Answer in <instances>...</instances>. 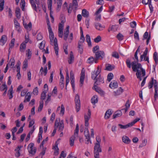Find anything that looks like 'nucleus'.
<instances>
[{
  "mask_svg": "<svg viewBox=\"0 0 158 158\" xmlns=\"http://www.w3.org/2000/svg\"><path fill=\"white\" fill-rule=\"evenodd\" d=\"M28 59H27V58H25L24 62H23V69H26L27 67H28Z\"/></svg>",
  "mask_w": 158,
  "mask_h": 158,
  "instance_id": "obj_48",
  "label": "nucleus"
},
{
  "mask_svg": "<svg viewBox=\"0 0 158 158\" xmlns=\"http://www.w3.org/2000/svg\"><path fill=\"white\" fill-rule=\"evenodd\" d=\"M15 41V39H13L11 40L10 43L9 44V52H10V50L12 49L14 46Z\"/></svg>",
  "mask_w": 158,
  "mask_h": 158,
  "instance_id": "obj_41",
  "label": "nucleus"
},
{
  "mask_svg": "<svg viewBox=\"0 0 158 158\" xmlns=\"http://www.w3.org/2000/svg\"><path fill=\"white\" fill-rule=\"evenodd\" d=\"M79 131V126L78 124H77L74 131V135L71 137L70 139V144L71 146H73L75 139L76 138H77L78 136Z\"/></svg>",
  "mask_w": 158,
  "mask_h": 158,
  "instance_id": "obj_4",
  "label": "nucleus"
},
{
  "mask_svg": "<svg viewBox=\"0 0 158 158\" xmlns=\"http://www.w3.org/2000/svg\"><path fill=\"white\" fill-rule=\"evenodd\" d=\"M101 40V37L100 35L98 36L94 40V41L95 43H98Z\"/></svg>",
  "mask_w": 158,
  "mask_h": 158,
  "instance_id": "obj_63",
  "label": "nucleus"
},
{
  "mask_svg": "<svg viewBox=\"0 0 158 158\" xmlns=\"http://www.w3.org/2000/svg\"><path fill=\"white\" fill-rule=\"evenodd\" d=\"M109 87L112 89H115L117 88L118 86V84L115 81H113L110 84Z\"/></svg>",
  "mask_w": 158,
  "mask_h": 158,
  "instance_id": "obj_18",
  "label": "nucleus"
},
{
  "mask_svg": "<svg viewBox=\"0 0 158 158\" xmlns=\"http://www.w3.org/2000/svg\"><path fill=\"white\" fill-rule=\"evenodd\" d=\"M73 7L75 9H77L78 7L77 2V0H73Z\"/></svg>",
  "mask_w": 158,
  "mask_h": 158,
  "instance_id": "obj_60",
  "label": "nucleus"
},
{
  "mask_svg": "<svg viewBox=\"0 0 158 158\" xmlns=\"http://www.w3.org/2000/svg\"><path fill=\"white\" fill-rule=\"evenodd\" d=\"M84 36H81L79 41L78 42V45H83V43L85 41Z\"/></svg>",
  "mask_w": 158,
  "mask_h": 158,
  "instance_id": "obj_49",
  "label": "nucleus"
},
{
  "mask_svg": "<svg viewBox=\"0 0 158 158\" xmlns=\"http://www.w3.org/2000/svg\"><path fill=\"white\" fill-rule=\"evenodd\" d=\"M7 40V37L6 35H2L0 40V44L2 46L3 45L6 43Z\"/></svg>",
  "mask_w": 158,
  "mask_h": 158,
  "instance_id": "obj_26",
  "label": "nucleus"
},
{
  "mask_svg": "<svg viewBox=\"0 0 158 158\" xmlns=\"http://www.w3.org/2000/svg\"><path fill=\"white\" fill-rule=\"evenodd\" d=\"M24 42H25V43L26 44L28 42H29L30 44L32 43V41L29 39L28 34L25 35V41Z\"/></svg>",
  "mask_w": 158,
  "mask_h": 158,
  "instance_id": "obj_39",
  "label": "nucleus"
},
{
  "mask_svg": "<svg viewBox=\"0 0 158 158\" xmlns=\"http://www.w3.org/2000/svg\"><path fill=\"white\" fill-rule=\"evenodd\" d=\"M35 123V120L34 119H32V120H31V121H30L29 122V126H28V127L29 128H31V127H32V128L34 126L35 127V126L34 125H33ZM32 128V127L31 128Z\"/></svg>",
  "mask_w": 158,
  "mask_h": 158,
  "instance_id": "obj_55",
  "label": "nucleus"
},
{
  "mask_svg": "<svg viewBox=\"0 0 158 158\" xmlns=\"http://www.w3.org/2000/svg\"><path fill=\"white\" fill-rule=\"evenodd\" d=\"M123 92V89L121 87L119 88L116 90L113 93L115 96L120 95Z\"/></svg>",
  "mask_w": 158,
  "mask_h": 158,
  "instance_id": "obj_19",
  "label": "nucleus"
},
{
  "mask_svg": "<svg viewBox=\"0 0 158 158\" xmlns=\"http://www.w3.org/2000/svg\"><path fill=\"white\" fill-rule=\"evenodd\" d=\"M35 129V128L34 126L32 128H31L30 131L27 135V136L25 139L26 141H28L29 140L30 138L31 135L33 133Z\"/></svg>",
  "mask_w": 158,
  "mask_h": 158,
  "instance_id": "obj_27",
  "label": "nucleus"
},
{
  "mask_svg": "<svg viewBox=\"0 0 158 158\" xmlns=\"http://www.w3.org/2000/svg\"><path fill=\"white\" fill-rule=\"evenodd\" d=\"M112 56L117 59H118L119 58L118 53L115 51L113 52H112Z\"/></svg>",
  "mask_w": 158,
  "mask_h": 158,
  "instance_id": "obj_56",
  "label": "nucleus"
},
{
  "mask_svg": "<svg viewBox=\"0 0 158 158\" xmlns=\"http://www.w3.org/2000/svg\"><path fill=\"white\" fill-rule=\"evenodd\" d=\"M50 43L51 45L54 46L55 54L56 56L58 54V48L57 43V40L54 38V34L49 35Z\"/></svg>",
  "mask_w": 158,
  "mask_h": 158,
  "instance_id": "obj_3",
  "label": "nucleus"
},
{
  "mask_svg": "<svg viewBox=\"0 0 158 158\" xmlns=\"http://www.w3.org/2000/svg\"><path fill=\"white\" fill-rule=\"evenodd\" d=\"M31 98V95L30 93L28 92L27 93L25 97V98L24 101V102H28L30 101Z\"/></svg>",
  "mask_w": 158,
  "mask_h": 158,
  "instance_id": "obj_37",
  "label": "nucleus"
},
{
  "mask_svg": "<svg viewBox=\"0 0 158 158\" xmlns=\"http://www.w3.org/2000/svg\"><path fill=\"white\" fill-rule=\"evenodd\" d=\"M22 147V146H18L17 148L16 149H15V151L16 152V153L15 154V156L16 157H18L20 156V151L21 149V148Z\"/></svg>",
  "mask_w": 158,
  "mask_h": 158,
  "instance_id": "obj_32",
  "label": "nucleus"
},
{
  "mask_svg": "<svg viewBox=\"0 0 158 158\" xmlns=\"http://www.w3.org/2000/svg\"><path fill=\"white\" fill-rule=\"evenodd\" d=\"M95 15L96 16L95 18V20L97 21H100L101 19V15L95 14Z\"/></svg>",
  "mask_w": 158,
  "mask_h": 158,
  "instance_id": "obj_62",
  "label": "nucleus"
},
{
  "mask_svg": "<svg viewBox=\"0 0 158 158\" xmlns=\"http://www.w3.org/2000/svg\"><path fill=\"white\" fill-rule=\"evenodd\" d=\"M114 68V66L111 65L110 64H107L106 66V70L111 71Z\"/></svg>",
  "mask_w": 158,
  "mask_h": 158,
  "instance_id": "obj_38",
  "label": "nucleus"
},
{
  "mask_svg": "<svg viewBox=\"0 0 158 158\" xmlns=\"http://www.w3.org/2000/svg\"><path fill=\"white\" fill-rule=\"evenodd\" d=\"M126 64L129 68H131V66L133 71L136 72V75L137 78L141 81L142 80L141 75L143 77L145 75V70L142 68L141 64L140 63H136L135 61H133L131 63L129 59L127 60Z\"/></svg>",
  "mask_w": 158,
  "mask_h": 158,
  "instance_id": "obj_1",
  "label": "nucleus"
},
{
  "mask_svg": "<svg viewBox=\"0 0 158 158\" xmlns=\"http://www.w3.org/2000/svg\"><path fill=\"white\" fill-rule=\"evenodd\" d=\"M44 102L43 101H41L40 102L39 106L38 109V111L40 112L42 110Z\"/></svg>",
  "mask_w": 158,
  "mask_h": 158,
  "instance_id": "obj_52",
  "label": "nucleus"
},
{
  "mask_svg": "<svg viewBox=\"0 0 158 158\" xmlns=\"http://www.w3.org/2000/svg\"><path fill=\"white\" fill-rule=\"evenodd\" d=\"M84 134L85 137H90L89 131L87 127L85 128L84 131Z\"/></svg>",
  "mask_w": 158,
  "mask_h": 158,
  "instance_id": "obj_53",
  "label": "nucleus"
},
{
  "mask_svg": "<svg viewBox=\"0 0 158 158\" xmlns=\"http://www.w3.org/2000/svg\"><path fill=\"white\" fill-rule=\"evenodd\" d=\"M82 15L83 17L87 18L89 16V12L85 9H83L82 10Z\"/></svg>",
  "mask_w": 158,
  "mask_h": 158,
  "instance_id": "obj_43",
  "label": "nucleus"
},
{
  "mask_svg": "<svg viewBox=\"0 0 158 158\" xmlns=\"http://www.w3.org/2000/svg\"><path fill=\"white\" fill-rule=\"evenodd\" d=\"M98 59L96 58L94 59L93 57H90L87 60V63L89 64H92L94 63H97Z\"/></svg>",
  "mask_w": 158,
  "mask_h": 158,
  "instance_id": "obj_25",
  "label": "nucleus"
},
{
  "mask_svg": "<svg viewBox=\"0 0 158 158\" xmlns=\"http://www.w3.org/2000/svg\"><path fill=\"white\" fill-rule=\"evenodd\" d=\"M16 15L17 18L19 19L21 15L20 13V10L19 9H17L15 11Z\"/></svg>",
  "mask_w": 158,
  "mask_h": 158,
  "instance_id": "obj_54",
  "label": "nucleus"
},
{
  "mask_svg": "<svg viewBox=\"0 0 158 158\" xmlns=\"http://www.w3.org/2000/svg\"><path fill=\"white\" fill-rule=\"evenodd\" d=\"M73 39V34L72 33H71L70 34L68 38V39L67 40L69 43H71Z\"/></svg>",
  "mask_w": 158,
  "mask_h": 158,
  "instance_id": "obj_51",
  "label": "nucleus"
},
{
  "mask_svg": "<svg viewBox=\"0 0 158 158\" xmlns=\"http://www.w3.org/2000/svg\"><path fill=\"white\" fill-rule=\"evenodd\" d=\"M34 146V144L33 143H31L28 146V149L29 153L32 155L34 154L36 152V149Z\"/></svg>",
  "mask_w": 158,
  "mask_h": 158,
  "instance_id": "obj_12",
  "label": "nucleus"
},
{
  "mask_svg": "<svg viewBox=\"0 0 158 158\" xmlns=\"http://www.w3.org/2000/svg\"><path fill=\"white\" fill-rule=\"evenodd\" d=\"M47 93V92L43 91L41 93V99L42 100V101H43V100L45 99Z\"/></svg>",
  "mask_w": 158,
  "mask_h": 158,
  "instance_id": "obj_57",
  "label": "nucleus"
},
{
  "mask_svg": "<svg viewBox=\"0 0 158 158\" xmlns=\"http://www.w3.org/2000/svg\"><path fill=\"white\" fill-rule=\"evenodd\" d=\"M96 58L98 59L101 57L102 59L105 56V53L103 51H99L95 53Z\"/></svg>",
  "mask_w": 158,
  "mask_h": 158,
  "instance_id": "obj_17",
  "label": "nucleus"
},
{
  "mask_svg": "<svg viewBox=\"0 0 158 158\" xmlns=\"http://www.w3.org/2000/svg\"><path fill=\"white\" fill-rule=\"evenodd\" d=\"M78 48L79 52L80 54H82L83 52V45H78Z\"/></svg>",
  "mask_w": 158,
  "mask_h": 158,
  "instance_id": "obj_61",
  "label": "nucleus"
},
{
  "mask_svg": "<svg viewBox=\"0 0 158 158\" xmlns=\"http://www.w3.org/2000/svg\"><path fill=\"white\" fill-rule=\"evenodd\" d=\"M26 55L28 58L27 59H30L31 56V51L29 49H27L26 51Z\"/></svg>",
  "mask_w": 158,
  "mask_h": 158,
  "instance_id": "obj_47",
  "label": "nucleus"
},
{
  "mask_svg": "<svg viewBox=\"0 0 158 158\" xmlns=\"http://www.w3.org/2000/svg\"><path fill=\"white\" fill-rule=\"evenodd\" d=\"M45 42L44 41H42L40 44L39 48L40 49H43L45 46Z\"/></svg>",
  "mask_w": 158,
  "mask_h": 158,
  "instance_id": "obj_59",
  "label": "nucleus"
},
{
  "mask_svg": "<svg viewBox=\"0 0 158 158\" xmlns=\"http://www.w3.org/2000/svg\"><path fill=\"white\" fill-rule=\"evenodd\" d=\"M96 142L94 143V144H100L101 142V139L100 137L99 136H97L96 137Z\"/></svg>",
  "mask_w": 158,
  "mask_h": 158,
  "instance_id": "obj_58",
  "label": "nucleus"
},
{
  "mask_svg": "<svg viewBox=\"0 0 158 158\" xmlns=\"http://www.w3.org/2000/svg\"><path fill=\"white\" fill-rule=\"evenodd\" d=\"M71 83L73 89H74L75 81L74 76L73 73L71 71L70 73Z\"/></svg>",
  "mask_w": 158,
  "mask_h": 158,
  "instance_id": "obj_21",
  "label": "nucleus"
},
{
  "mask_svg": "<svg viewBox=\"0 0 158 158\" xmlns=\"http://www.w3.org/2000/svg\"><path fill=\"white\" fill-rule=\"evenodd\" d=\"M147 143V139H144L143 140L142 142V143L139 146V148H142L144 146H145Z\"/></svg>",
  "mask_w": 158,
  "mask_h": 158,
  "instance_id": "obj_46",
  "label": "nucleus"
},
{
  "mask_svg": "<svg viewBox=\"0 0 158 158\" xmlns=\"http://www.w3.org/2000/svg\"><path fill=\"white\" fill-rule=\"evenodd\" d=\"M85 76V71L84 69H82L80 78V86H82L83 84Z\"/></svg>",
  "mask_w": 158,
  "mask_h": 158,
  "instance_id": "obj_15",
  "label": "nucleus"
},
{
  "mask_svg": "<svg viewBox=\"0 0 158 158\" xmlns=\"http://www.w3.org/2000/svg\"><path fill=\"white\" fill-rule=\"evenodd\" d=\"M23 25L24 27L28 31H30L32 28V24L30 22L28 24L23 23Z\"/></svg>",
  "mask_w": 158,
  "mask_h": 158,
  "instance_id": "obj_35",
  "label": "nucleus"
},
{
  "mask_svg": "<svg viewBox=\"0 0 158 158\" xmlns=\"http://www.w3.org/2000/svg\"><path fill=\"white\" fill-rule=\"evenodd\" d=\"M74 60V56L73 53L71 51L70 53L69 56L68 60V62L69 64H71L73 63Z\"/></svg>",
  "mask_w": 158,
  "mask_h": 158,
  "instance_id": "obj_28",
  "label": "nucleus"
},
{
  "mask_svg": "<svg viewBox=\"0 0 158 158\" xmlns=\"http://www.w3.org/2000/svg\"><path fill=\"white\" fill-rule=\"evenodd\" d=\"M122 112L120 110H117L113 115V118H115L121 116L122 115Z\"/></svg>",
  "mask_w": 158,
  "mask_h": 158,
  "instance_id": "obj_29",
  "label": "nucleus"
},
{
  "mask_svg": "<svg viewBox=\"0 0 158 158\" xmlns=\"http://www.w3.org/2000/svg\"><path fill=\"white\" fill-rule=\"evenodd\" d=\"M67 3L66 2H65L63 5V8L64 10L67 9L68 10L69 13H70L71 12L72 10H75L76 9H75L73 7V4L71 3L69 4V8L67 7Z\"/></svg>",
  "mask_w": 158,
  "mask_h": 158,
  "instance_id": "obj_7",
  "label": "nucleus"
},
{
  "mask_svg": "<svg viewBox=\"0 0 158 158\" xmlns=\"http://www.w3.org/2000/svg\"><path fill=\"white\" fill-rule=\"evenodd\" d=\"M86 41L88 43L89 46H91V41L90 37L89 35L87 34L86 35Z\"/></svg>",
  "mask_w": 158,
  "mask_h": 158,
  "instance_id": "obj_42",
  "label": "nucleus"
},
{
  "mask_svg": "<svg viewBox=\"0 0 158 158\" xmlns=\"http://www.w3.org/2000/svg\"><path fill=\"white\" fill-rule=\"evenodd\" d=\"M101 70V67L98 66L96 70H94L92 73V78L93 79H96L95 84L97 85L100 84L104 83V78L101 77L100 73Z\"/></svg>",
  "mask_w": 158,
  "mask_h": 158,
  "instance_id": "obj_2",
  "label": "nucleus"
},
{
  "mask_svg": "<svg viewBox=\"0 0 158 158\" xmlns=\"http://www.w3.org/2000/svg\"><path fill=\"white\" fill-rule=\"evenodd\" d=\"M114 77V75L112 73H108L107 76V81L110 82Z\"/></svg>",
  "mask_w": 158,
  "mask_h": 158,
  "instance_id": "obj_44",
  "label": "nucleus"
},
{
  "mask_svg": "<svg viewBox=\"0 0 158 158\" xmlns=\"http://www.w3.org/2000/svg\"><path fill=\"white\" fill-rule=\"evenodd\" d=\"M98 101V98L97 95H94L91 98V102L93 104H95L97 103Z\"/></svg>",
  "mask_w": 158,
  "mask_h": 158,
  "instance_id": "obj_34",
  "label": "nucleus"
},
{
  "mask_svg": "<svg viewBox=\"0 0 158 158\" xmlns=\"http://www.w3.org/2000/svg\"><path fill=\"white\" fill-rule=\"evenodd\" d=\"M4 0H0V11H2L4 8Z\"/></svg>",
  "mask_w": 158,
  "mask_h": 158,
  "instance_id": "obj_50",
  "label": "nucleus"
},
{
  "mask_svg": "<svg viewBox=\"0 0 158 158\" xmlns=\"http://www.w3.org/2000/svg\"><path fill=\"white\" fill-rule=\"evenodd\" d=\"M13 89L12 85L11 86L10 88L9 89L8 92L7 94L9 97V99H11L13 97Z\"/></svg>",
  "mask_w": 158,
  "mask_h": 158,
  "instance_id": "obj_30",
  "label": "nucleus"
},
{
  "mask_svg": "<svg viewBox=\"0 0 158 158\" xmlns=\"http://www.w3.org/2000/svg\"><path fill=\"white\" fill-rule=\"evenodd\" d=\"M48 8L50 10V16L52 19V22L53 23L54 19L52 15L53 12L52 10V0H48Z\"/></svg>",
  "mask_w": 158,
  "mask_h": 158,
  "instance_id": "obj_10",
  "label": "nucleus"
},
{
  "mask_svg": "<svg viewBox=\"0 0 158 158\" xmlns=\"http://www.w3.org/2000/svg\"><path fill=\"white\" fill-rule=\"evenodd\" d=\"M55 126V127H59V130L60 131H61L63 129L64 127V122L63 120L60 121L59 123L57 120H56Z\"/></svg>",
  "mask_w": 158,
  "mask_h": 158,
  "instance_id": "obj_11",
  "label": "nucleus"
},
{
  "mask_svg": "<svg viewBox=\"0 0 158 158\" xmlns=\"http://www.w3.org/2000/svg\"><path fill=\"white\" fill-rule=\"evenodd\" d=\"M94 89L96 92L100 94L101 95L103 94V91L99 87L96 85H94Z\"/></svg>",
  "mask_w": 158,
  "mask_h": 158,
  "instance_id": "obj_33",
  "label": "nucleus"
},
{
  "mask_svg": "<svg viewBox=\"0 0 158 158\" xmlns=\"http://www.w3.org/2000/svg\"><path fill=\"white\" fill-rule=\"evenodd\" d=\"M91 111L89 109L87 113L86 114H85V120H89V119L91 117Z\"/></svg>",
  "mask_w": 158,
  "mask_h": 158,
  "instance_id": "obj_36",
  "label": "nucleus"
},
{
  "mask_svg": "<svg viewBox=\"0 0 158 158\" xmlns=\"http://www.w3.org/2000/svg\"><path fill=\"white\" fill-rule=\"evenodd\" d=\"M46 19H47V25L48 27V29L49 32V35L52 34H53L52 31V28L50 23V21H49V19L48 18V16L46 17Z\"/></svg>",
  "mask_w": 158,
  "mask_h": 158,
  "instance_id": "obj_20",
  "label": "nucleus"
},
{
  "mask_svg": "<svg viewBox=\"0 0 158 158\" xmlns=\"http://www.w3.org/2000/svg\"><path fill=\"white\" fill-rule=\"evenodd\" d=\"M60 111L59 113L60 116H62L64 115L65 112V108L63 104H61L60 106H59L57 109V111Z\"/></svg>",
  "mask_w": 158,
  "mask_h": 158,
  "instance_id": "obj_14",
  "label": "nucleus"
},
{
  "mask_svg": "<svg viewBox=\"0 0 158 158\" xmlns=\"http://www.w3.org/2000/svg\"><path fill=\"white\" fill-rule=\"evenodd\" d=\"M148 52V49L146 48L142 54H140V56L139 60V61L141 62L143 61H147L149 63V57L147 54Z\"/></svg>",
  "mask_w": 158,
  "mask_h": 158,
  "instance_id": "obj_6",
  "label": "nucleus"
},
{
  "mask_svg": "<svg viewBox=\"0 0 158 158\" xmlns=\"http://www.w3.org/2000/svg\"><path fill=\"white\" fill-rule=\"evenodd\" d=\"M122 140L123 142L127 144H129L131 142V140L126 135L123 136Z\"/></svg>",
  "mask_w": 158,
  "mask_h": 158,
  "instance_id": "obj_22",
  "label": "nucleus"
},
{
  "mask_svg": "<svg viewBox=\"0 0 158 158\" xmlns=\"http://www.w3.org/2000/svg\"><path fill=\"white\" fill-rule=\"evenodd\" d=\"M153 86L155 89L158 88V83L156 80L154 79L153 78H152L151 80L150 81L148 85V87L149 89L152 88Z\"/></svg>",
  "mask_w": 158,
  "mask_h": 158,
  "instance_id": "obj_8",
  "label": "nucleus"
},
{
  "mask_svg": "<svg viewBox=\"0 0 158 158\" xmlns=\"http://www.w3.org/2000/svg\"><path fill=\"white\" fill-rule=\"evenodd\" d=\"M62 3V0H58L57 2V7L56 8V10L57 11H59L60 9Z\"/></svg>",
  "mask_w": 158,
  "mask_h": 158,
  "instance_id": "obj_40",
  "label": "nucleus"
},
{
  "mask_svg": "<svg viewBox=\"0 0 158 158\" xmlns=\"http://www.w3.org/2000/svg\"><path fill=\"white\" fill-rule=\"evenodd\" d=\"M95 27L97 30L99 31L102 30L105 27L104 25H102L101 23H98L95 24Z\"/></svg>",
  "mask_w": 158,
  "mask_h": 158,
  "instance_id": "obj_23",
  "label": "nucleus"
},
{
  "mask_svg": "<svg viewBox=\"0 0 158 158\" xmlns=\"http://www.w3.org/2000/svg\"><path fill=\"white\" fill-rule=\"evenodd\" d=\"M102 152V149L100 147V144H94V155H99V153Z\"/></svg>",
  "mask_w": 158,
  "mask_h": 158,
  "instance_id": "obj_13",
  "label": "nucleus"
},
{
  "mask_svg": "<svg viewBox=\"0 0 158 158\" xmlns=\"http://www.w3.org/2000/svg\"><path fill=\"white\" fill-rule=\"evenodd\" d=\"M112 111L111 110L109 109L106 111L105 113L104 118L106 119H108L112 114Z\"/></svg>",
  "mask_w": 158,
  "mask_h": 158,
  "instance_id": "obj_24",
  "label": "nucleus"
},
{
  "mask_svg": "<svg viewBox=\"0 0 158 158\" xmlns=\"http://www.w3.org/2000/svg\"><path fill=\"white\" fill-rule=\"evenodd\" d=\"M69 26L68 25L67 26L64 31V39L65 41L67 40L68 39L69 33Z\"/></svg>",
  "mask_w": 158,
  "mask_h": 158,
  "instance_id": "obj_16",
  "label": "nucleus"
},
{
  "mask_svg": "<svg viewBox=\"0 0 158 158\" xmlns=\"http://www.w3.org/2000/svg\"><path fill=\"white\" fill-rule=\"evenodd\" d=\"M140 120V119L139 118H136L132 122L129 123L126 125H123L122 124H119L118 125V126L121 129H126L129 127L132 126Z\"/></svg>",
  "mask_w": 158,
  "mask_h": 158,
  "instance_id": "obj_5",
  "label": "nucleus"
},
{
  "mask_svg": "<svg viewBox=\"0 0 158 158\" xmlns=\"http://www.w3.org/2000/svg\"><path fill=\"white\" fill-rule=\"evenodd\" d=\"M66 156V153L64 151L61 152L59 158H64Z\"/></svg>",
  "mask_w": 158,
  "mask_h": 158,
  "instance_id": "obj_64",
  "label": "nucleus"
},
{
  "mask_svg": "<svg viewBox=\"0 0 158 158\" xmlns=\"http://www.w3.org/2000/svg\"><path fill=\"white\" fill-rule=\"evenodd\" d=\"M8 64V65H9L10 67L12 68L15 65V60L13 58H11L9 61Z\"/></svg>",
  "mask_w": 158,
  "mask_h": 158,
  "instance_id": "obj_45",
  "label": "nucleus"
},
{
  "mask_svg": "<svg viewBox=\"0 0 158 158\" xmlns=\"http://www.w3.org/2000/svg\"><path fill=\"white\" fill-rule=\"evenodd\" d=\"M76 111L78 112L80 110V102L79 97L78 95H76L75 97Z\"/></svg>",
  "mask_w": 158,
  "mask_h": 158,
  "instance_id": "obj_9",
  "label": "nucleus"
},
{
  "mask_svg": "<svg viewBox=\"0 0 158 158\" xmlns=\"http://www.w3.org/2000/svg\"><path fill=\"white\" fill-rule=\"evenodd\" d=\"M26 46V44L25 42H23L20 45V51L21 52H24Z\"/></svg>",
  "mask_w": 158,
  "mask_h": 158,
  "instance_id": "obj_31",
  "label": "nucleus"
}]
</instances>
